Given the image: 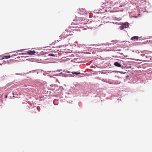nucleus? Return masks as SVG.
<instances>
[{
	"label": "nucleus",
	"instance_id": "obj_1",
	"mask_svg": "<svg viewBox=\"0 0 152 152\" xmlns=\"http://www.w3.org/2000/svg\"><path fill=\"white\" fill-rule=\"evenodd\" d=\"M70 35V34L69 32L65 30L62 33L60 37H61L62 39L65 38L67 36Z\"/></svg>",
	"mask_w": 152,
	"mask_h": 152
},
{
	"label": "nucleus",
	"instance_id": "obj_2",
	"mask_svg": "<svg viewBox=\"0 0 152 152\" xmlns=\"http://www.w3.org/2000/svg\"><path fill=\"white\" fill-rule=\"evenodd\" d=\"M118 0H108L107 3L110 4L111 5H114L118 3L117 1Z\"/></svg>",
	"mask_w": 152,
	"mask_h": 152
},
{
	"label": "nucleus",
	"instance_id": "obj_3",
	"mask_svg": "<svg viewBox=\"0 0 152 152\" xmlns=\"http://www.w3.org/2000/svg\"><path fill=\"white\" fill-rule=\"evenodd\" d=\"M129 26V24L128 23H123L122 25L120 26L121 29L122 30L125 28L128 27Z\"/></svg>",
	"mask_w": 152,
	"mask_h": 152
},
{
	"label": "nucleus",
	"instance_id": "obj_4",
	"mask_svg": "<svg viewBox=\"0 0 152 152\" xmlns=\"http://www.w3.org/2000/svg\"><path fill=\"white\" fill-rule=\"evenodd\" d=\"M93 22L95 24V25L96 26H99L100 25V20L98 19V18H95L94 19V20H93Z\"/></svg>",
	"mask_w": 152,
	"mask_h": 152
},
{
	"label": "nucleus",
	"instance_id": "obj_5",
	"mask_svg": "<svg viewBox=\"0 0 152 152\" xmlns=\"http://www.w3.org/2000/svg\"><path fill=\"white\" fill-rule=\"evenodd\" d=\"M114 65L117 67H121V64L118 62H115L114 64Z\"/></svg>",
	"mask_w": 152,
	"mask_h": 152
},
{
	"label": "nucleus",
	"instance_id": "obj_6",
	"mask_svg": "<svg viewBox=\"0 0 152 152\" xmlns=\"http://www.w3.org/2000/svg\"><path fill=\"white\" fill-rule=\"evenodd\" d=\"M36 53V52L34 51H32L31 50H28L27 52L28 54L29 55H33L34 54Z\"/></svg>",
	"mask_w": 152,
	"mask_h": 152
},
{
	"label": "nucleus",
	"instance_id": "obj_7",
	"mask_svg": "<svg viewBox=\"0 0 152 152\" xmlns=\"http://www.w3.org/2000/svg\"><path fill=\"white\" fill-rule=\"evenodd\" d=\"M139 37L137 36H134L131 38V40L136 39L137 40Z\"/></svg>",
	"mask_w": 152,
	"mask_h": 152
},
{
	"label": "nucleus",
	"instance_id": "obj_8",
	"mask_svg": "<svg viewBox=\"0 0 152 152\" xmlns=\"http://www.w3.org/2000/svg\"><path fill=\"white\" fill-rule=\"evenodd\" d=\"M10 57L11 56L10 55L4 56L2 57V59H8L10 58Z\"/></svg>",
	"mask_w": 152,
	"mask_h": 152
},
{
	"label": "nucleus",
	"instance_id": "obj_9",
	"mask_svg": "<svg viewBox=\"0 0 152 152\" xmlns=\"http://www.w3.org/2000/svg\"><path fill=\"white\" fill-rule=\"evenodd\" d=\"M72 23V24H76V25H79V24H82V23H81L80 21H77V22H73Z\"/></svg>",
	"mask_w": 152,
	"mask_h": 152
},
{
	"label": "nucleus",
	"instance_id": "obj_10",
	"mask_svg": "<svg viewBox=\"0 0 152 152\" xmlns=\"http://www.w3.org/2000/svg\"><path fill=\"white\" fill-rule=\"evenodd\" d=\"M50 51H48V53L49 52H50ZM48 56H55V55L54 54H53V53H49V54H48Z\"/></svg>",
	"mask_w": 152,
	"mask_h": 152
},
{
	"label": "nucleus",
	"instance_id": "obj_11",
	"mask_svg": "<svg viewBox=\"0 0 152 152\" xmlns=\"http://www.w3.org/2000/svg\"><path fill=\"white\" fill-rule=\"evenodd\" d=\"M72 73L73 74H75L76 75L80 74H81L80 72H72Z\"/></svg>",
	"mask_w": 152,
	"mask_h": 152
},
{
	"label": "nucleus",
	"instance_id": "obj_12",
	"mask_svg": "<svg viewBox=\"0 0 152 152\" xmlns=\"http://www.w3.org/2000/svg\"><path fill=\"white\" fill-rule=\"evenodd\" d=\"M28 54L27 53H19V54L20 55H21V54Z\"/></svg>",
	"mask_w": 152,
	"mask_h": 152
},
{
	"label": "nucleus",
	"instance_id": "obj_13",
	"mask_svg": "<svg viewBox=\"0 0 152 152\" xmlns=\"http://www.w3.org/2000/svg\"><path fill=\"white\" fill-rule=\"evenodd\" d=\"M83 12H86V10L85 9H82Z\"/></svg>",
	"mask_w": 152,
	"mask_h": 152
},
{
	"label": "nucleus",
	"instance_id": "obj_14",
	"mask_svg": "<svg viewBox=\"0 0 152 152\" xmlns=\"http://www.w3.org/2000/svg\"><path fill=\"white\" fill-rule=\"evenodd\" d=\"M80 14H81V15H84V13H80Z\"/></svg>",
	"mask_w": 152,
	"mask_h": 152
},
{
	"label": "nucleus",
	"instance_id": "obj_15",
	"mask_svg": "<svg viewBox=\"0 0 152 152\" xmlns=\"http://www.w3.org/2000/svg\"><path fill=\"white\" fill-rule=\"evenodd\" d=\"M18 50V51H21L22 50Z\"/></svg>",
	"mask_w": 152,
	"mask_h": 152
},
{
	"label": "nucleus",
	"instance_id": "obj_16",
	"mask_svg": "<svg viewBox=\"0 0 152 152\" xmlns=\"http://www.w3.org/2000/svg\"><path fill=\"white\" fill-rule=\"evenodd\" d=\"M81 26H80L79 27H78V28H81Z\"/></svg>",
	"mask_w": 152,
	"mask_h": 152
},
{
	"label": "nucleus",
	"instance_id": "obj_17",
	"mask_svg": "<svg viewBox=\"0 0 152 152\" xmlns=\"http://www.w3.org/2000/svg\"><path fill=\"white\" fill-rule=\"evenodd\" d=\"M52 63H55V61H53Z\"/></svg>",
	"mask_w": 152,
	"mask_h": 152
},
{
	"label": "nucleus",
	"instance_id": "obj_18",
	"mask_svg": "<svg viewBox=\"0 0 152 152\" xmlns=\"http://www.w3.org/2000/svg\"><path fill=\"white\" fill-rule=\"evenodd\" d=\"M48 50H50V49H49V48L48 49Z\"/></svg>",
	"mask_w": 152,
	"mask_h": 152
},
{
	"label": "nucleus",
	"instance_id": "obj_19",
	"mask_svg": "<svg viewBox=\"0 0 152 152\" xmlns=\"http://www.w3.org/2000/svg\"><path fill=\"white\" fill-rule=\"evenodd\" d=\"M51 63V62H48V63Z\"/></svg>",
	"mask_w": 152,
	"mask_h": 152
},
{
	"label": "nucleus",
	"instance_id": "obj_20",
	"mask_svg": "<svg viewBox=\"0 0 152 152\" xmlns=\"http://www.w3.org/2000/svg\"><path fill=\"white\" fill-rule=\"evenodd\" d=\"M44 75H45V74H44Z\"/></svg>",
	"mask_w": 152,
	"mask_h": 152
},
{
	"label": "nucleus",
	"instance_id": "obj_21",
	"mask_svg": "<svg viewBox=\"0 0 152 152\" xmlns=\"http://www.w3.org/2000/svg\"><path fill=\"white\" fill-rule=\"evenodd\" d=\"M44 75H45V74H44Z\"/></svg>",
	"mask_w": 152,
	"mask_h": 152
},
{
	"label": "nucleus",
	"instance_id": "obj_22",
	"mask_svg": "<svg viewBox=\"0 0 152 152\" xmlns=\"http://www.w3.org/2000/svg\"><path fill=\"white\" fill-rule=\"evenodd\" d=\"M7 96H5V97H7Z\"/></svg>",
	"mask_w": 152,
	"mask_h": 152
}]
</instances>
